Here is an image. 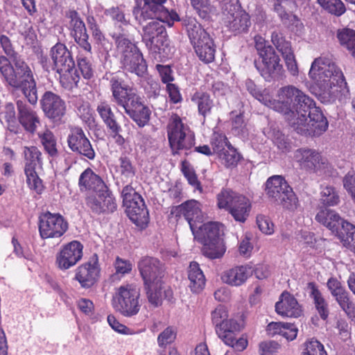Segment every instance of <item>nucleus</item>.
I'll return each mask as SVG.
<instances>
[{"instance_id":"nucleus-51","label":"nucleus","mask_w":355,"mask_h":355,"mask_svg":"<svg viewBox=\"0 0 355 355\" xmlns=\"http://www.w3.org/2000/svg\"><path fill=\"white\" fill-rule=\"evenodd\" d=\"M210 144L214 154H216L218 156L231 146L226 136L219 132H214L213 134Z\"/></svg>"},{"instance_id":"nucleus-31","label":"nucleus","mask_w":355,"mask_h":355,"mask_svg":"<svg viewBox=\"0 0 355 355\" xmlns=\"http://www.w3.org/2000/svg\"><path fill=\"white\" fill-rule=\"evenodd\" d=\"M223 226L218 223L210 222L200 225L197 230H195V234H193L194 238L200 243H207L215 240H223L221 235Z\"/></svg>"},{"instance_id":"nucleus-37","label":"nucleus","mask_w":355,"mask_h":355,"mask_svg":"<svg viewBox=\"0 0 355 355\" xmlns=\"http://www.w3.org/2000/svg\"><path fill=\"white\" fill-rule=\"evenodd\" d=\"M191 100L197 105L198 114L202 116L205 120L206 116L211 114L214 107V101L209 94L202 91H197L192 95Z\"/></svg>"},{"instance_id":"nucleus-47","label":"nucleus","mask_w":355,"mask_h":355,"mask_svg":"<svg viewBox=\"0 0 355 355\" xmlns=\"http://www.w3.org/2000/svg\"><path fill=\"white\" fill-rule=\"evenodd\" d=\"M241 194H238L232 190L223 189L216 196L217 207L220 209L229 211L234 201Z\"/></svg>"},{"instance_id":"nucleus-48","label":"nucleus","mask_w":355,"mask_h":355,"mask_svg":"<svg viewBox=\"0 0 355 355\" xmlns=\"http://www.w3.org/2000/svg\"><path fill=\"white\" fill-rule=\"evenodd\" d=\"M149 303L155 306L161 304L162 300V282L159 284H144Z\"/></svg>"},{"instance_id":"nucleus-5","label":"nucleus","mask_w":355,"mask_h":355,"mask_svg":"<svg viewBox=\"0 0 355 355\" xmlns=\"http://www.w3.org/2000/svg\"><path fill=\"white\" fill-rule=\"evenodd\" d=\"M112 306L115 311L123 317L137 315L141 306L139 288L132 284L120 286L112 295Z\"/></svg>"},{"instance_id":"nucleus-41","label":"nucleus","mask_w":355,"mask_h":355,"mask_svg":"<svg viewBox=\"0 0 355 355\" xmlns=\"http://www.w3.org/2000/svg\"><path fill=\"white\" fill-rule=\"evenodd\" d=\"M203 254L211 259H219L223 256L226 248L223 240H215L202 243Z\"/></svg>"},{"instance_id":"nucleus-6","label":"nucleus","mask_w":355,"mask_h":355,"mask_svg":"<svg viewBox=\"0 0 355 355\" xmlns=\"http://www.w3.org/2000/svg\"><path fill=\"white\" fill-rule=\"evenodd\" d=\"M188 36L199 60L208 64L215 59L216 46L213 39L194 19L187 24Z\"/></svg>"},{"instance_id":"nucleus-61","label":"nucleus","mask_w":355,"mask_h":355,"mask_svg":"<svg viewBox=\"0 0 355 355\" xmlns=\"http://www.w3.org/2000/svg\"><path fill=\"white\" fill-rule=\"evenodd\" d=\"M257 224L263 234L268 235L273 234L274 225L268 217L264 215H259L257 217Z\"/></svg>"},{"instance_id":"nucleus-56","label":"nucleus","mask_w":355,"mask_h":355,"mask_svg":"<svg viewBox=\"0 0 355 355\" xmlns=\"http://www.w3.org/2000/svg\"><path fill=\"white\" fill-rule=\"evenodd\" d=\"M303 355H327V353L320 342L311 339L306 343Z\"/></svg>"},{"instance_id":"nucleus-63","label":"nucleus","mask_w":355,"mask_h":355,"mask_svg":"<svg viewBox=\"0 0 355 355\" xmlns=\"http://www.w3.org/2000/svg\"><path fill=\"white\" fill-rule=\"evenodd\" d=\"M292 6L291 0H276L274 9L282 19H287L288 17V11Z\"/></svg>"},{"instance_id":"nucleus-34","label":"nucleus","mask_w":355,"mask_h":355,"mask_svg":"<svg viewBox=\"0 0 355 355\" xmlns=\"http://www.w3.org/2000/svg\"><path fill=\"white\" fill-rule=\"evenodd\" d=\"M110 86L112 91L113 101L118 105H125V99L133 90L123 85V80L118 75H112L110 78Z\"/></svg>"},{"instance_id":"nucleus-10","label":"nucleus","mask_w":355,"mask_h":355,"mask_svg":"<svg viewBox=\"0 0 355 355\" xmlns=\"http://www.w3.org/2000/svg\"><path fill=\"white\" fill-rule=\"evenodd\" d=\"M167 134L174 153H178L180 150H189L194 145V135L176 114H172L169 119Z\"/></svg>"},{"instance_id":"nucleus-33","label":"nucleus","mask_w":355,"mask_h":355,"mask_svg":"<svg viewBox=\"0 0 355 355\" xmlns=\"http://www.w3.org/2000/svg\"><path fill=\"white\" fill-rule=\"evenodd\" d=\"M306 291L320 318L325 320L329 314V304L315 282H309Z\"/></svg>"},{"instance_id":"nucleus-15","label":"nucleus","mask_w":355,"mask_h":355,"mask_svg":"<svg viewBox=\"0 0 355 355\" xmlns=\"http://www.w3.org/2000/svg\"><path fill=\"white\" fill-rule=\"evenodd\" d=\"M67 228V223L60 214L46 212L40 217L39 231L42 239L60 237Z\"/></svg>"},{"instance_id":"nucleus-53","label":"nucleus","mask_w":355,"mask_h":355,"mask_svg":"<svg viewBox=\"0 0 355 355\" xmlns=\"http://www.w3.org/2000/svg\"><path fill=\"white\" fill-rule=\"evenodd\" d=\"M218 157L227 167L236 166L241 158L239 153L232 145L221 153Z\"/></svg>"},{"instance_id":"nucleus-62","label":"nucleus","mask_w":355,"mask_h":355,"mask_svg":"<svg viewBox=\"0 0 355 355\" xmlns=\"http://www.w3.org/2000/svg\"><path fill=\"white\" fill-rule=\"evenodd\" d=\"M343 187L355 201V171H349L343 178Z\"/></svg>"},{"instance_id":"nucleus-28","label":"nucleus","mask_w":355,"mask_h":355,"mask_svg":"<svg viewBox=\"0 0 355 355\" xmlns=\"http://www.w3.org/2000/svg\"><path fill=\"white\" fill-rule=\"evenodd\" d=\"M275 311L277 314L289 318H298L302 313L297 300L287 292L281 295L279 300L275 304Z\"/></svg>"},{"instance_id":"nucleus-18","label":"nucleus","mask_w":355,"mask_h":355,"mask_svg":"<svg viewBox=\"0 0 355 355\" xmlns=\"http://www.w3.org/2000/svg\"><path fill=\"white\" fill-rule=\"evenodd\" d=\"M83 245L73 241L63 245L55 256V265L61 270L74 266L83 257Z\"/></svg>"},{"instance_id":"nucleus-8","label":"nucleus","mask_w":355,"mask_h":355,"mask_svg":"<svg viewBox=\"0 0 355 355\" xmlns=\"http://www.w3.org/2000/svg\"><path fill=\"white\" fill-rule=\"evenodd\" d=\"M123 205L129 218L138 227H145L149 221L148 211L142 197L127 184L121 191Z\"/></svg>"},{"instance_id":"nucleus-35","label":"nucleus","mask_w":355,"mask_h":355,"mask_svg":"<svg viewBox=\"0 0 355 355\" xmlns=\"http://www.w3.org/2000/svg\"><path fill=\"white\" fill-rule=\"evenodd\" d=\"M251 202L245 196L241 195L234 201L228 212L236 221L244 223L250 212Z\"/></svg>"},{"instance_id":"nucleus-2","label":"nucleus","mask_w":355,"mask_h":355,"mask_svg":"<svg viewBox=\"0 0 355 355\" xmlns=\"http://www.w3.org/2000/svg\"><path fill=\"white\" fill-rule=\"evenodd\" d=\"M320 89L319 96L324 102L343 101L349 94L344 75L336 64L327 58H315L309 72Z\"/></svg>"},{"instance_id":"nucleus-3","label":"nucleus","mask_w":355,"mask_h":355,"mask_svg":"<svg viewBox=\"0 0 355 355\" xmlns=\"http://www.w3.org/2000/svg\"><path fill=\"white\" fill-rule=\"evenodd\" d=\"M0 56V73L6 85L13 90L20 89L31 104L37 101L36 81L30 66L21 56L12 60Z\"/></svg>"},{"instance_id":"nucleus-44","label":"nucleus","mask_w":355,"mask_h":355,"mask_svg":"<svg viewBox=\"0 0 355 355\" xmlns=\"http://www.w3.org/2000/svg\"><path fill=\"white\" fill-rule=\"evenodd\" d=\"M340 44L349 50L355 57V31L350 28L339 30L337 33Z\"/></svg>"},{"instance_id":"nucleus-16","label":"nucleus","mask_w":355,"mask_h":355,"mask_svg":"<svg viewBox=\"0 0 355 355\" xmlns=\"http://www.w3.org/2000/svg\"><path fill=\"white\" fill-rule=\"evenodd\" d=\"M239 331L240 325L235 320L227 319L216 328V333L225 345L241 352L247 347L248 340L243 338H236Z\"/></svg>"},{"instance_id":"nucleus-40","label":"nucleus","mask_w":355,"mask_h":355,"mask_svg":"<svg viewBox=\"0 0 355 355\" xmlns=\"http://www.w3.org/2000/svg\"><path fill=\"white\" fill-rule=\"evenodd\" d=\"M24 156V171L35 170L37 166H42V153L35 146L24 147L23 150Z\"/></svg>"},{"instance_id":"nucleus-49","label":"nucleus","mask_w":355,"mask_h":355,"mask_svg":"<svg viewBox=\"0 0 355 355\" xmlns=\"http://www.w3.org/2000/svg\"><path fill=\"white\" fill-rule=\"evenodd\" d=\"M87 21L89 29L91 31L92 36L95 42L97 44L101 45L104 49H107V40L100 29V27L96 23V19L93 17H88Z\"/></svg>"},{"instance_id":"nucleus-54","label":"nucleus","mask_w":355,"mask_h":355,"mask_svg":"<svg viewBox=\"0 0 355 355\" xmlns=\"http://www.w3.org/2000/svg\"><path fill=\"white\" fill-rule=\"evenodd\" d=\"M26 182L31 189L40 194L44 191V187L42 180L39 178L35 170L25 171Z\"/></svg>"},{"instance_id":"nucleus-46","label":"nucleus","mask_w":355,"mask_h":355,"mask_svg":"<svg viewBox=\"0 0 355 355\" xmlns=\"http://www.w3.org/2000/svg\"><path fill=\"white\" fill-rule=\"evenodd\" d=\"M342 229L345 234H340V240L343 245L355 253V226L350 223H344Z\"/></svg>"},{"instance_id":"nucleus-11","label":"nucleus","mask_w":355,"mask_h":355,"mask_svg":"<svg viewBox=\"0 0 355 355\" xmlns=\"http://www.w3.org/2000/svg\"><path fill=\"white\" fill-rule=\"evenodd\" d=\"M144 3L142 7L137 6L134 8L132 13L135 19L142 24L147 19L152 18L160 13L165 20L170 24L173 21H179L178 15L175 11H169L164 6L166 0H144Z\"/></svg>"},{"instance_id":"nucleus-43","label":"nucleus","mask_w":355,"mask_h":355,"mask_svg":"<svg viewBox=\"0 0 355 355\" xmlns=\"http://www.w3.org/2000/svg\"><path fill=\"white\" fill-rule=\"evenodd\" d=\"M38 137L45 151L51 156L58 155L57 141L53 133L49 130H45L38 133Z\"/></svg>"},{"instance_id":"nucleus-12","label":"nucleus","mask_w":355,"mask_h":355,"mask_svg":"<svg viewBox=\"0 0 355 355\" xmlns=\"http://www.w3.org/2000/svg\"><path fill=\"white\" fill-rule=\"evenodd\" d=\"M224 1L225 23L230 31L235 34L247 31L250 26L249 15L241 10L238 0Z\"/></svg>"},{"instance_id":"nucleus-23","label":"nucleus","mask_w":355,"mask_h":355,"mask_svg":"<svg viewBox=\"0 0 355 355\" xmlns=\"http://www.w3.org/2000/svg\"><path fill=\"white\" fill-rule=\"evenodd\" d=\"M42 108L46 116L55 121H60L66 113V104L57 94L46 92L41 100Z\"/></svg>"},{"instance_id":"nucleus-29","label":"nucleus","mask_w":355,"mask_h":355,"mask_svg":"<svg viewBox=\"0 0 355 355\" xmlns=\"http://www.w3.org/2000/svg\"><path fill=\"white\" fill-rule=\"evenodd\" d=\"M180 213L189 224L193 234L198 225L204 221V216L200 209V204L196 200H190L183 203L180 207Z\"/></svg>"},{"instance_id":"nucleus-7","label":"nucleus","mask_w":355,"mask_h":355,"mask_svg":"<svg viewBox=\"0 0 355 355\" xmlns=\"http://www.w3.org/2000/svg\"><path fill=\"white\" fill-rule=\"evenodd\" d=\"M160 13L156 16L147 19H152L143 27L142 40L147 48L153 53H162L165 52V48L168 46V40L165 27L162 22L166 23L172 26L174 21L171 24L165 20Z\"/></svg>"},{"instance_id":"nucleus-50","label":"nucleus","mask_w":355,"mask_h":355,"mask_svg":"<svg viewBox=\"0 0 355 355\" xmlns=\"http://www.w3.org/2000/svg\"><path fill=\"white\" fill-rule=\"evenodd\" d=\"M271 42L283 58L293 53L290 42L284 38L282 33L273 32L271 35Z\"/></svg>"},{"instance_id":"nucleus-26","label":"nucleus","mask_w":355,"mask_h":355,"mask_svg":"<svg viewBox=\"0 0 355 355\" xmlns=\"http://www.w3.org/2000/svg\"><path fill=\"white\" fill-rule=\"evenodd\" d=\"M253 270L248 265L238 266L226 270L221 274L222 282L232 286H240L252 275Z\"/></svg>"},{"instance_id":"nucleus-1","label":"nucleus","mask_w":355,"mask_h":355,"mask_svg":"<svg viewBox=\"0 0 355 355\" xmlns=\"http://www.w3.org/2000/svg\"><path fill=\"white\" fill-rule=\"evenodd\" d=\"M250 94L264 105L283 113L290 125L300 135H320L328 128V121L315 102L297 87L288 85L277 92V100L272 98L269 89L259 90L251 80L245 82Z\"/></svg>"},{"instance_id":"nucleus-55","label":"nucleus","mask_w":355,"mask_h":355,"mask_svg":"<svg viewBox=\"0 0 355 355\" xmlns=\"http://www.w3.org/2000/svg\"><path fill=\"white\" fill-rule=\"evenodd\" d=\"M321 198L323 203L329 206L336 205L339 202V196L331 186H324L322 188Z\"/></svg>"},{"instance_id":"nucleus-4","label":"nucleus","mask_w":355,"mask_h":355,"mask_svg":"<svg viewBox=\"0 0 355 355\" xmlns=\"http://www.w3.org/2000/svg\"><path fill=\"white\" fill-rule=\"evenodd\" d=\"M112 37L115 40L118 52L121 54L123 68L139 76H143L147 70V65L137 46L123 33H113Z\"/></svg>"},{"instance_id":"nucleus-36","label":"nucleus","mask_w":355,"mask_h":355,"mask_svg":"<svg viewBox=\"0 0 355 355\" xmlns=\"http://www.w3.org/2000/svg\"><path fill=\"white\" fill-rule=\"evenodd\" d=\"M188 278L190 281L189 287L193 293H198L205 285V277L199 264L193 261L188 269Z\"/></svg>"},{"instance_id":"nucleus-13","label":"nucleus","mask_w":355,"mask_h":355,"mask_svg":"<svg viewBox=\"0 0 355 355\" xmlns=\"http://www.w3.org/2000/svg\"><path fill=\"white\" fill-rule=\"evenodd\" d=\"M259 58L254 64L261 76L267 81L281 75L282 65L280 59L272 47H268L265 52L261 53Z\"/></svg>"},{"instance_id":"nucleus-27","label":"nucleus","mask_w":355,"mask_h":355,"mask_svg":"<svg viewBox=\"0 0 355 355\" xmlns=\"http://www.w3.org/2000/svg\"><path fill=\"white\" fill-rule=\"evenodd\" d=\"M315 220L330 230L340 239V234H345V231L342 229L344 223H348L342 219L334 210L322 209L315 216Z\"/></svg>"},{"instance_id":"nucleus-24","label":"nucleus","mask_w":355,"mask_h":355,"mask_svg":"<svg viewBox=\"0 0 355 355\" xmlns=\"http://www.w3.org/2000/svg\"><path fill=\"white\" fill-rule=\"evenodd\" d=\"M75 279L83 288H89L96 282L100 268L98 265V258L95 254L88 261L79 266L75 271Z\"/></svg>"},{"instance_id":"nucleus-57","label":"nucleus","mask_w":355,"mask_h":355,"mask_svg":"<svg viewBox=\"0 0 355 355\" xmlns=\"http://www.w3.org/2000/svg\"><path fill=\"white\" fill-rule=\"evenodd\" d=\"M125 106L121 105V107L124 109L127 114L128 110H130V111H136L137 109H139L144 105L141 97L137 95L134 90H132L128 96V98L125 99Z\"/></svg>"},{"instance_id":"nucleus-45","label":"nucleus","mask_w":355,"mask_h":355,"mask_svg":"<svg viewBox=\"0 0 355 355\" xmlns=\"http://www.w3.org/2000/svg\"><path fill=\"white\" fill-rule=\"evenodd\" d=\"M193 8L202 19H208L210 15L216 12V8L210 0H190Z\"/></svg>"},{"instance_id":"nucleus-60","label":"nucleus","mask_w":355,"mask_h":355,"mask_svg":"<svg viewBox=\"0 0 355 355\" xmlns=\"http://www.w3.org/2000/svg\"><path fill=\"white\" fill-rule=\"evenodd\" d=\"M105 15L109 16L112 20L123 25L128 24L129 19L125 17L123 11L119 7H112L105 11Z\"/></svg>"},{"instance_id":"nucleus-38","label":"nucleus","mask_w":355,"mask_h":355,"mask_svg":"<svg viewBox=\"0 0 355 355\" xmlns=\"http://www.w3.org/2000/svg\"><path fill=\"white\" fill-rule=\"evenodd\" d=\"M119 165L116 166V172L118 178L123 183L131 185L133 178L136 175V168L132 162L125 157H121L119 159Z\"/></svg>"},{"instance_id":"nucleus-39","label":"nucleus","mask_w":355,"mask_h":355,"mask_svg":"<svg viewBox=\"0 0 355 355\" xmlns=\"http://www.w3.org/2000/svg\"><path fill=\"white\" fill-rule=\"evenodd\" d=\"M96 111L108 130L116 132L119 130V123L116 116L107 101H101L96 107Z\"/></svg>"},{"instance_id":"nucleus-64","label":"nucleus","mask_w":355,"mask_h":355,"mask_svg":"<svg viewBox=\"0 0 355 355\" xmlns=\"http://www.w3.org/2000/svg\"><path fill=\"white\" fill-rule=\"evenodd\" d=\"M176 334L173 328H166L158 336L157 342L159 346L163 347L171 343L175 338Z\"/></svg>"},{"instance_id":"nucleus-9","label":"nucleus","mask_w":355,"mask_h":355,"mask_svg":"<svg viewBox=\"0 0 355 355\" xmlns=\"http://www.w3.org/2000/svg\"><path fill=\"white\" fill-rule=\"evenodd\" d=\"M266 193L286 209H297L298 200L292 188L281 175H274L268 179L266 184Z\"/></svg>"},{"instance_id":"nucleus-52","label":"nucleus","mask_w":355,"mask_h":355,"mask_svg":"<svg viewBox=\"0 0 355 355\" xmlns=\"http://www.w3.org/2000/svg\"><path fill=\"white\" fill-rule=\"evenodd\" d=\"M128 115L139 126H145L150 119V110L144 105H142L136 111H130L128 110Z\"/></svg>"},{"instance_id":"nucleus-32","label":"nucleus","mask_w":355,"mask_h":355,"mask_svg":"<svg viewBox=\"0 0 355 355\" xmlns=\"http://www.w3.org/2000/svg\"><path fill=\"white\" fill-rule=\"evenodd\" d=\"M78 184L81 191L89 190L92 193L105 191L107 187L102 179L89 168L81 173Z\"/></svg>"},{"instance_id":"nucleus-20","label":"nucleus","mask_w":355,"mask_h":355,"mask_svg":"<svg viewBox=\"0 0 355 355\" xmlns=\"http://www.w3.org/2000/svg\"><path fill=\"white\" fill-rule=\"evenodd\" d=\"M327 286L331 295L347 315L349 318L355 317V304L340 282L336 278L331 277L327 282Z\"/></svg>"},{"instance_id":"nucleus-42","label":"nucleus","mask_w":355,"mask_h":355,"mask_svg":"<svg viewBox=\"0 0 355 355\" xmlns=\"http://www.w3.org/2000/svg\"><path fill=\"white\" fill-rule=\"evenodd\" d=\"M57 72L60 74V82L63 87L71 89L77 86L80 76L75 66L64 70H58Z\"/></svg>"},{"instance_id":"nucleus-21","label":"nucleus","mask_w":355,"mask_h":355,"mask_svg":"<svg viewBox=\"0 0 355 355\" xmlns=\"http://www.w3.org/2000/svg\"><path fill=\"white\" fill-rule=\"evenodd\" d=\"M87 206L95 214L113 212L116 209L115 199L109 191H96L89 194L86 199Z\"/></svg>"},{"instance_id":"nucleus-14","label":"nucleus","mask_w":355,"mask_h":355,"mask_svg":"<svg viewBox=\"0 0 355 355\" xmlns=\"http://www.w3.org/2000/svg\"><path fill=\"white\" fill-rule=\"evenodd\" d=\"M293 159L300 169L309 173L320 171L326 164L320 153L309 148H300L295 150Z\"/></svg>"},{"instance_id":"nucleus-58","label":"nucleus","mask_w":355,"mask_h":355,"mask_svg":"<svg viewBox=\"0 0 355 355\" xmlns=\"http://www.w3.org/2000/svg\"><path fill=\"white\" fill-rule=\"evenodd\" d=\"M228 318V312L227 309L221 305L218 306L211 312V321L214 324L215 328L219 327V326L223 323Z\"/></svg>"},{"instance_id":"nucleus-22","label":"nucleus","mask_w":355,"mask_h":355,"mask_svg":"<svg viewBox=\"0 0 355 355\" xmlns=\"http://www.w3.org/2000/svg\"><path fill=\"white\" fill-rule=\"evenodd\" d=\"M138 268L144 284H159L162 282L164 268L157 259L144 257L139 262Z\"/></svg>"},{"instance_id":"nucleus-30","label":"nucleus","mask_w":355,"mask_h":355,"mask_svg":"<svg viewBox=\"0 0 355 355\" xmlns=\"http://www.w3.org/2000/svg\"><path fill=\"white\" fill-rule=\"evenodd\" d=\"M17 105L19 122L26 131L32 134L34 133L40 123L37 112L21 101H18Z\"/></svg>"},{"instance_id":"nucleus-59","label":"nucleus","mask_w":355,"mask_h":355,"mask_svg":"<svg viewBox=\"0 0 355 355\" xmlns=\"http://www.w3.org/2000/svg\"><path fill=\"white\" fill-rule=\"evenodd\" d=\"M182 171L189 184H191L195 189L202 192V189L201 187L200 182H199L193 169L191 168L188 166L183 165Z\"/></svg>"},{"instance_id":"nucleus-25","label":"nucleus","mask_w":355,"mask_h":355,"mask_svg":"<svg viewBox=\"0 0 355 355\" xmlns=\"http://www.w3.org/2000/svg\"><path fill=\"white\" fill-rule=\"evenodd\" d=\"M67 17L69 19V28L71 31V35L81 48L86 52L90 53L92 46L88 42L89 35L87 33L85 23L78 13L75 10H70Z\"/></svg>"},{"instance_id":"nucleus-19","label":"nucleus","mask_w":355,"mask_h":355,"mask_svg":"<svg viewBox=\"0 0 355 355\" xmlns=\"http://www.w3.org/2000/svg\"><path fill=\"white\" fill-rule=\"evenodd\" d=\"M69 148L74 153H78L93 159L95 157V152L89 140L85 136L83 129L80 127H72L67 136Z\"/></svg>"},{"instance_id":"nucleus-17","label":"nucleus","mask_w":355,"mask_h":355,"mask_svg":"<svg viewBox=\"0 0 355 355\" xmlns=\"http://www.w3.org/2000/svg\"><path fill=\"white\" fill-rule=\"evenodd\" d=\"M50 56L53 63L47 61L46 58L41 59V63L44 69L46 71L53 70H64L74 67V61L71 57V53L67 46L61 43L55 44L50 51Z\"/></svg>"}]
</instances>
